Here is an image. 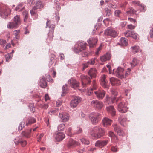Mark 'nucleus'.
Wrapping results in <instances>:
<instances>
[{"label": "nucleus", "instance_id": "41", "mask_svg": "<svg viewBox=\"0 0 153 153\" xmlns=\"http://www.w3.org/2000/svg\"><path fill=\"white\" fill-rule=\"evenodd\" d=\"M131 49L133 53H135L138 51L139 47L138 46L131 47Z\"/></svg>", "mask_w": 153, "mask_h": 153}, {"label": "nucleus", "instance_id": "58", "mask_svg": "<svg viewBox=\"0 0 153 153\" xmlns=\"http://www.w3.org/2000/svg\"><path fill=\"white\" fill-rule=\"evenodd\" d=\"M111 150L114 152H116L118 151V148L117 146H112L111 149Z\"/></svg>", "mask_w": 153, "mask_h": 153}, {"label": "nucleus", "instance_id": "11", "mask_svg": "<svg viewBox=\"0 0 153 153\" xmlns=\"http://www.w3.org/2000/svg\"><path fill=\"white\" fill-rule=\"evenodd\" d=\"M96 97L99 100L102 99L105 97V92L102 89H99L94 91Z\"/></svg>", "mask_w": 153, "mask_h": 153}, {"label": "nucleus", "instance_id": "10", "mask_svg": "<svg viewBox=\"0 0 153 153\" xmlns=\"http://www.w3.org/2000/svg\"><path fill=\"white\" fill-rule=\"evenodd\" d=\"M80 78L82 81V84L83 87H84L87 84L91 82L90 78L87 76L82 75L80 76Z\"/></svg>", "mask_w": 153, "mask_h": 153}, {"label": "nucleus", "instance_id": "5", "mask_svg": "<svg viewBox=\"0 0 153 153\" xmlns=\"http://www.w3.org/2000/svg\"><path fill=\"white\" fill-rule=\"evenodd\" d=\"M91 105L92 106L98 110L101 109L104 106L103 103L102 102L96 99L92 101Z\"/></svg>", "mask_w": 153, "mask_h": 153}, {"label": "nucleus", "instance_id": "44", "mask_svg": "<svg viewBox=\"0 0 153 153\" xmlns=\"http://www.w3.org/2000/svg\"><path fill=\"white\" fill-rule=\"evenodd\" d=\"M68 91V88L67 85L65 84L62 87V95L63 96L64 94L66 92Z\"/></svg>", "mask_w": 153, "mask_h": 153}, {"label": "nucleus", "instance_id": "60", "mask_svg": "<svg viewBox=\"0 0 153 153\" xmlns=\"http://www.w3.org/2000/svg\"><path fill=\"white\" fill-rule=\"evenodd\" d=\"M128 28L130 29H134L135 28L136 26L135 25H133L132 24H130L127 25Z\"/></svg>", "mask_w": 153, "mask_h": 153}, {"label": "nucleus", "instance_id": "12", "mask_svg": "<svg viewBox=\"0 0 153 153\" xmlns=\"http://www.w3.org/2000/svg\"><path fill=\"white\" fill-rule=\"evenodd\" d=\"M125 36L126 37H131L134 39L137 38L138 35L134 31L128 30L124 33Z\"/></svg>", "mask_w": 153, "mask_h": 153}, {"label": "nucleus", "instance_id": "53", "mask_svg": "<svg viewBox=\"0 0 153 153\" xmlns=\"http://www.w3.org/2000/svg\"><path fill=\"white\" fill-rule=\"evenodd\" d=\"M105 10L106 13V16H109L111 15V11L110 10L108 9V8H105Z\"/></svg>", "mask_w": 153, "mask_h": 153}, {"label": "nucleus", "instance_id": "3", "mask_svg": "<svg viewBox=\"0 0 153 153\" xmlns=\"http://www.w3.org/2000/svg\"><path fill=\"white\" fill-rule=\"evenodd\" d=\"M89 118L93 124H96L101 119V115L98 112H92L89 115Z\"/></svg>", "mask_w": 153, "mask_h": 153}, {"label": "nucleus", "instance_id": "36", "mask_svg": "<svg viewBox=\"0 0 153 153\" xmlns=\"http://www.w3.org/2000/svg\"><path fill=\"white\" fill-rule=\"evenodd\" d=\"M49 22L50 21L48 20L46 22V27H47V26L48 25L49 28H50L49 30H54L55 28V25L52 24L50 25V24H49Z\"/></svg>", "mask_w": 153, "mask_h": 153}, {"label": "nucleus", "instance_id": "16", "mask_svg": "<svg viewBox=\"0 0 153 153\" xmlns=\"http://www.w3.org/2000/svg\"><path fill=\"white\" fill-rule=\"evenodd\" d=\"M110 82L112 86H117L120 85L121 83L120 81L113 77L110 79Z\"/></svg>", "mask_w": 153, "mask_h": 153}, {"label": "nucleus", "instance_id": "49", "mask_svg": "<svg viewBox=\"0 0 153 153\" xmlns=\"http://www.w3.org/2000/svg\"><path fill=\"white\" fill-rule=\"evenodd\" d=\"M25 124V123L24 122H22L20 123L18 128L19 131L22 130L24 128Z\"/></svg>", "mask_w": 153, "mask_h": 153}, {"label": "nucleus", "instance_id": "26", "mask_svg": "<svg viewBox=\"0 0 153 153\" xmlns=\"http://www.w3.org/2000/svg\"><path fill=\"white\" fill-rule=\"evenodd\" d=\"M31 129L23 131L21 133V136L23 137L28 138L30 136V133L31 131Z\"/></svg>", "mask_w": 153, "mask_h": 153}, {"label": "nucleus", "instance_id": "7", "mask_svg": "<svg viewBox=\"0 0 153 153\" xmlns=\"http://www.w3.org/2000/svg\"><path fill=\"white\" fill-rule=\"evenodd\" d=\"M128 108L126 103L124 102L120 103L118 105V111L122 113L126 112L127 111Z\"/></svg>", "mask_w": 153, "mask_h": 153}, {"label": "nucleus", "instance_id": "32", "mask_svg": "<svg viewBox=\"0 0 153 153\" xmlns=\"http://www.w3.org/2000/svg\"><path fill=\"white\" fill-rule=\"evenodd\" d=\"M1 16L3 18H6L8 16L7 10L4 9L0 11Z\"/></svg>", "mask_w": 153, "mask_h": 153}, {"label": "nucleus", "instance_id": "6", "mask_svg": "<svg viewBox=\"0 0 153 153\" xmlns=\"http://www.w3.org/2000/svg\"><path fill=\"white\" fill-rule=\"evenodd\" d=\"M104 33L105 35L113 37L117 36V32L113 29L110 27L108 28L105 31Z\"/></svg>", "mask_w": 153, "mask_h": 153}, {"label": "nucleus", "instance_id": "42", "mask_svg": "<svg viewBox=\"0 0 153 153\" xmlns=\"http://www.w3.org/2000/svg\"><path fill=\"white\" fill-rule=\"evenodd\" d=\"M36 5L38 9H40L43 7L44 4L41 1H36Z\"/></svg>", "mask_w": 153, "mask_h": 153}, {"label": "nucleus", "instance_id": "43", "mask_svg": "<svg viewBox=\"0 0 153 153\" xmlns=\"http://www.w3.org/2000/svg\"><path fill=\"white\" fill-rule=\"evenodd\" d=\"M12 56L13 55L11 53H10L5 55V57L6 58V61L8 62L9 60L11 59Z\"/></svg>", "mask_w": 153, "mask_h": 153}, {"label": "nucleus", "instance_id": "2", "mask_svg": "<svg viewBox=\"0 0 153 153\" xmlns=\"http://www.w3.org/2000/svg\"><path fill=\"white\" fill-rule=\"evenodd\" d=\"M87 44L83 41H79L75 44L73 48V51L76 54H79L83 50H85Z\"/></svg>", "mask_w": 153, "mask_h": 153}, {"label": "nucleus", "instance_id": "39", "mask_svg": "<svg viewBox=\"0 0 153 153\" xmlns=\"http://www.w3.org/2000/svg\"><path fill=\"white\" fill-rule=\"evenodd\" d=\"M24 18V21L25 22H26L28 17V12L26 11H24L22 13Z\"/></svg>", "mask_w": 153, "mask_h": 153}, {"label": "nucleus", "instance_id": "62", "mask_svg": "<svg viewBox=\"0 0 153 153\" xmlns=\"http://www.w3.org/2000/svg\"><path fill=\"white\" fill-rule=\"evenodd\" d=\"M62 103V102L61 100H58V101H56V104L57 106L58 107L59 106H60L61 105Z\"/></svg>", "mask_w": 153, "mask_h": 153}, {"label": "nucleus", "instance_id": "56", "mask_svg": "<svg viewBox=\"0 0 153 153\" xmlns=\"http://www.w3.org/2000/svg\"><path fill=\"white\" fill-rule=\"evenodd\" d=\"M31 111L33 113L35 111V108L34 107V105L33 104H30L29 105Z\"/></svg>", "mask_w": 153, "mask_h": 153}, {"label": "nucleus", "instance_id": "55", "mask_svg": "<svg viewBox=\"0 0 153 153\" xmlns=\"http://www.w3.org/2000/svg\"><path fill=\"white\" fill-rule=\"evenodd\" d=\"M121 13L120 10H117L114 11V15L117 17H120V15Z\"/></svg>", "mask_w": 153, "mask_h": 153}, {"label": "nucleus", "instance_id": "54", "mask_svg": "<svg viewBox=\"0 0 153 153\" xmlns=\"http://www.w3.org/2000/svg\"><path fill=\"white\" fill-rule=\"evenodd\" d=\"M91 53L89 52V53H88L87 52H85L82 53H81V55L82 57H86L89 56L91 55Z\"/></svg>", "mask_w": 153, "mask_h": 153}, {"label": "nucleus", "instance_id": "18", "mask_svg": "<svg viewBox=\"0 0 153 153\" xmlns=\"http://www.w3.org/2000/svg\"><path fill=\"white\" fill-rule=\"evenodd\" d=\"M107 134L108 136L110 137L112 142L116 143L118 142V139L113 132L109 131L108 132Z\"/></svg>", "mask_w": 153, "mask_h": 153}, {"label": "nucleus", "instance_id": "13", "mask_svg": "<svg viewBox=\"0 0 153 153\" xmlns=\"http://www.w3.org/2000/svg\"><path fill=\"white\" fill-rule=\"evenodd\" d=\"M68 83L70 84L72 88L74 89L78 87L79 86V82L73 78H71L69 79L68 81Z\"/></svg>", "mask_w": 153, "mask_h": 153}, {"label": "nucleus", "instance_id": "15", "mask_svg": "<svg viewBox=\"0 0 153 153\" xmlns=\"http://www.w3.org/2000/svg\"><path fill=\"white\" fill-rule=\"evenodd\" d=\"M108 140H98L95 143L96 146L98 147L102 148L106 146L108 143Z\"/></svg>", "mask_w": 153, "mask_h": 153}, {"label": "nucleus", "instance_id": "47", "mask_svg": "<svg viewBox=\"0 0 153 153\" xmlns=\"http://www.w3.org/2000/svg\"><path fill=\"white\" fill-rule=\"evenodd\" d=\"M96 60L97 59L95 58H92L87 62V64L90 65H93L95 63V60Z\"/></svg>", "mask_w": 153, "mask_h": 153}, {"label": "nucleus", "instance_id": "19", "mask_svg": "<svg viewBox=\"0 0 153 153\" xmlns=\"http://www.w3.org/2000/svg\"><path fill=\"white\" fill-rule=\"evenodd\" d=\"M59 117L63 122H65L68 121L69 119V115L67 113L59 114Z\"/></svg>", "mask_w": 153, "mask_h": 153}, {"label": "nucleus", "instance_id": "4", "mask_svg": "<svg viewBox=\"0 0 153 153\" xmlns=\"http://www.w3.org/2000/svg\"><path fill=\"white\" fill-rule=\"evenodd\" d=\"M20 24L21 21L19 16L16 15L13 19V22H9L7 25V27L9 28L16 27Z\"/></svg>", "mask_w": 153, "mask_h": 153}, {"label": "nucleus", "instance_id": "24", "mask_svg": "<svg viewBox=\"0 0 153 153\" xmlns=\"http://www.w3.org/2000/svg\"><path fill=\"white\" fill-rule=\"evenodd\" d=\"M102 122L103 126L105 127L111 125L112 120L107 117H105L102 119Z\"/></svg>", "mask_w": 153, "mask_h": 153}, {"label": "nucleus", "instance_id": "17", "mask_svg": "<svg viewBox=\"0 0 153 153\" xmlns=\"http://www.w3.org/2000/svg\"><path fill=\"white\" fill-rule=\"evenodd\" d=\"M123 70H124L123 68L119 67L115 71L116 76L121 79L125 78L123 74Z\"/></svg>", "mask_w": 153, "mask_h": 153}, {"label": "nucleus", "instance_id": "33", "mask_svg": "<svg viewBox=\"0 0 153 153\" xmlns=\"http://www.w3.org/2000/svg\"><path fill=\"white\" fill-rule=\"evenodd\" d=\"M36 121V119L33 117H29L26 123V125L28 126L30 124L34 123Z\"/></svg>", "mask_w": 153, "mask_h": 153}, {"label": "nucleus", "instance_id": "14", "mask_svg": "<svg viewBox=\"0 0 153 153\" xmlns=\"http://www.w3.org/2000/svg\"><path fill=\"white\" fill-rule=\"evenodd\" d=\"M114 131L119 136H123L124 133L120 127L116 124L112 125Z\"/></svg>", "mask_w": 153, "mask_h": 153}, {"label": "nucleus", "instance_id": "23", "mask_svg": "<svg viewBox=\"0 0 153 153\" xmlns=\"http://www.w3.org/2000/svg\"><path fill=\"white\" fill-rule=\"evenodd\" d=\"M97 40L96 38H90L87 41L89 45L90 48H92L96 44Z\"/></svg>", "mask_w": 153, "mask_h": 153}, {"label": "nucleus", "instance_id": "52", "mask_svg": "<svg viewBox=\"0 0 153 153\" xmlns=\"http://www.w3.org/2000/svg\"><path fill=\"white\" fill-rule=\"evenodd\" d=\"M54 3H56V9L57 10H59L60 9V7L59 4V2L57 0H54Z\"/></svg>", "mask_w": 153, "mask_h": 153}, {"label": "nucleus", "instance_id": "31", "mask_svg": "<svg viewBox=\"0 0 153 153\" xmlns=\"http://www.w3.org/2000/svg\"><path fill=\"white\" fill-rule=\"evenodd\" d=\"M115 96V95L112 96L111 98H108L106 97V101H107L108 104L111 103H113L114 102L115 100L116 99Z\"/></svg>", "mask_w": 153, "mask_h": 153}, {"label": "nucleus", "instance_id": "38", "mask_svg": "<svg viewBox=\"0 0 153 153\" xmlns=\"http://www.w3.org/2000/svg\"><path fill=\"white\" fill-rule=\"evenodd\" d=\"M135 12V10L132 8H131L126 12V14L129 16H131Z\"/></svg>", "mask_w": 153, "mask_h": 153}, {"label": "nucleus", "instance_id": "35", "mask_svg": "<svg viewBox=\"0 0 153 153\" xmlns=\"http://www.w3.org/2000/svg\"><path fill=\"white\" fill-rule=\"evenodd\" d=\"M93 88H91V91L90 92H88L87 93V95H90L91 94L92 91L94 90H95L97 88L96 83V81L95 80H93L92 82Z\"/></svg>", "mask_w": 153, "mask_h": 153}, {"label": "nucleus", "instance_id": "28", "mask_svg": "<svg viewBox=\"0 0 153 153\" xmlns=\"http://www.w3.org/2000/svg\"><path fill=\"white\" fill-rule=\"evenodd\" d=\"M78 143L71 138L69 139L67 145L68 147H71L72 146H74L75 145H78Z\"/></svg>", "mask_w": 153, "mask_h": 153}, {"label": "nucleus", "instance_id": "20", "mask_svg": "<svg viewBox=\"0 0 153 153\" xmlns=\"http://www.w3.org/2000/svg\"><path fill=\"white\" fill-rule=\"evenodd\" d=\"M55 137L57 141H60L65 138V135L63 133L57 131L56 132Z\"/></svg>", "mask_w": 153, "mask_h": 153}, {"label": "nucleus", "instance_id": "59", "mask_svg": "<svg viewBox=\"0 0 153 153\" xmlns=\"http://www.w3.org/2000/svg\"><path fill=\"white\" fill-rule=\"evenodd\" d=\"M6 41L3 40L2 39H0V45L3 46L6 43Z\"/></svg>", "mask_w": 153, "mask_h": 153}, {"label": "nucleus", "instance_id": "8", "mask_svg": "<svg viewBox=\"0 0 153 153\" xmlns=\"http://www.w3.org/2000/svg\"><path fill=\"white\" fill-rule=\"evenodd\" d=\"M81 101V98L79 96H76L74 97L70 103L71 107L75 108Z\"/></svg>", "mask_w": 153, "mask_h": 153}, {"label": "nucleus", "instance_id": "27", "mask_svg": "<svg viewBox=\"0 0 153 153\" xmlns=\"http://www.w3.org/2000/svg\"><path fill=\"white\" fill-rule=\"evenodd\" d=\"M110 55L109 53H107L106 54L100 57L101 61L102 62H105L109 60L110 59Z\"/></svg>", "mask_w": 153, "mask_h": 153}, {"label": "nucleus", "instance_id": "9", "mask_svg": "<svg viewBox=\"0 0 153 153\" xmlns=\"http://www.w3.org/2000/svg\"><path fill=\"white\" fill-rule=\"evenodd\" d=\"M100 83L104 88H109V85L108 84V81L106 79V76L105 75H103L101 76Z\"/></svg>", "mask_w": 153, "mask_h": 153}, {"label": "nucleus", "instance_id": "1", "mask_svg": "<svg viewBox=\"0 0 153 153\" xmlns=\"http://www.w3.org/2000/svg\"><path fill=\"white\" fill-rule=\"evenodd\" d=\"M105 130L99 126L93 127L90 132L91 136L95 139L100 138L105 134Z\"/></svg>", "mask_w": 153, "mask_h": 153}, {"label": "nucleus", "instance_id": "45", "mask_svg": "<svg viewBox=\"0 0 153 153\" xmlns=\"http://www.w3.org/2000/svg\"><path fill=\"white\" fill-rule=\"evenodd\" d=\"M65 127V125L63 123L60 124L58 126V131H61L64 130Z\"/></svg>", "mask_w": 153, "mask_h": 153}, {"label": "nucleus", "instance_id": "64", "mask_svg": "<svg viewBox=\"0 0 153 153\" xmlns=\"http://www.w3.org/2000/svg\"><path fill=\"white\" fill-rule=\"evenodd\" d=\"M149 34L151 38H153V28L150 30Z\"/></svg>", "mask_w": 153, "mask_h": 153}, {"label": "nucleus", "instance_id": "46", "mask_svg": "<svg viewBox=\"0 0 153 153\" xmlns=\"http://www.w3.org/2000/svg\"><path fill=\"white\" fill-rule=\"evenodd\" d=\"M80 140L82 143L85 145H88L90 143V142L88 140L84 138L81 139Z\"/></svg>", "mask_w": 153, "mask_h": 153}, {"label": "nucleus", "instance_id": "57", "mask_svg": "<svg viewBox=\"0 0 153 153\" xmlns=\"http://www.w3.org/2000/svg\"><path fill=\"white\" fill-rule=\"evenodd\" d=\"M82 131V129L81 128L79 127H77V129L74 132V134H78L81 133Z\"/></svg>", "mask_w": 153, "mask_h": 153}, {"label": "nucleus", "instance_id": "30", "mask_svg": "<svg viewBox=\"0 0 153 153\" xmlns=\"http://www.w3.org/2000/svg\"><path fill=\"white\" fill-rule=\"evenodd\" d=\"M14 142L16 144L20 143L22 146H25L27 144V142L25 140H22L19 139H15Z\"/></svg>", "mask_w": 153, "mask_h": 153}, {"label": "nucleus", "instance_id": "61", "mask_svg": "<svg viewBox=\"0 0 153 153\" xmlns=\"http://www.w3.org/2000/svg\"><path fill=\"white\" fill-rule=\"evenodd\" d=\"M56 111V110L54 109L48 112V113L51 115H52L55 113Z\"/></svg>", "mask_w": 153, "mask_h": 153}, {"label": "nucleus", "instance_id": "37", "mask_svg": "<svg viewBox=\"0 0 153 153\" xmlns=\"http://www.w3.org/2000/svg\"><path fill=\"white\" fill-rule=\"evenodd\" d=\"M121 44L123 46H126L127 44V39L125 38L122 37L120 39Z\"/></svg>", "mask_w": 153, "mask_h": 153}, {"label": "nucleus", "instance_id": "50", "mask_svg": "<svg viewBox=\"0 0 153 153\" xmlns=\"http://www.w3.org/2000/svg\"><path fill=\"white\" fill-rule=\"evenodd\" d=\"M54 30H49V32L48 34V36L52 39V38L53 36Z\"/></svg>", "mask_w": 153, "mask_h": 153}, {"label": "nucleus", "instance_id": "48", "mask_svg": "<svg viewBox=\"0 0 153 153\" xmlns=\"http://www.w3.org/2000/svg\"><path fill=\"white\" fill-rule=\"evenodd\" d=\"M72 128L71 127L68 128L66 131L67 134L69 136H72V134L71 132Z\"/></svg>", "mask_w": 153, "mask_h": 153}, {"label": "nucleus", "instance_id": "25", "mask_svg": "<svg viewBox=\"0 0 153 153\" xmlns=\"http://www.w3.org/2000/svg\"><path fill=\"white\" fill-rule=\"evenodd\" d=\"M39 84L42 88H45L47 86L46 78L44 76H43L42 78L40 79Z\"/></svg>", "mask_w": 153, "mask_h": 153}, {"label": "nucleus", "instance_id": "51", "mask_svg": "<svg viewBox=\"0 0 153 153\" xmlns=\"http://www.w3.org/2000/svg\"><path fill=\"white\" fill-rule=\"evenodd\" d=\"M38 105L41 108L44 109H46L48 107V105L47 104H38Z\"/></svg>", "mask_w": 153, "mask_h": 153}, {"label": "nucleus", "instance_id": "22", "mask_svg": "<svg viewBox=\"0 0 153 153\" xmlns=\"http://www.w3.org/2000/svg\"><path fill=\"white\" fill-rule=\"evenodd\" d=\"M107 111L108 113L111 114L112 116H113L115 115L116 110L113 106H110L106 107Z\"/></svg>", "mask_w": 153, "mask_h": 153}, {"label": "nucleus", "instance_id": "40", "mask_svg": "<svg viewBox=\"0 0 153 153\" xmlns=\"http://www.w3.org/2000/svg\"><path fill=\"white\" fill-rule=\"evenodd\" d=\"M24 8V6L22 4H20L18 5L15 8V10L17 11L20 12L22 11Z\"/></svg>", "mask_w": 153, "mask_h": 153}, {"label": "nucleus", "instance_id": "63", "mask_svg": "<svg viewBox=\"0 0 153 153\" xmlns=\"http://www.w3.org/2000/svg\"><path fill=\"white\" fill-rule=\"evenodd\" d=\"M45 76L48 79V81L49 82H52V79H51L50 75L48 74H47Z\"/></svg>", "mask_w": 153, "mask_h": 153}, {"label": "nucleus", "instance_id": "29", "mask_svg": "<svg viewBox=\"0 0 153 153\" xmlns=\"http://www.w3.org/2000/svg\"><path fill=\"white\" fill-rule=\"evenodd\" d=\"M127 120V119L126 118L124 117L123 116H120L118 118V120L119 122L120 123V124L121 125L123 126H124L125 123L126 122Z\"/></svg>", "mask_w": 153, "mask_h": 153}, {"label": "nucleus", "instance_id": "21", "mask_svg": "<svg viewBox=\"0 0 153 153\" xmlns=\"http://www.w3.org/2000/svg\"><path fill=\"white\" fill-rule=\"evenodd\" d=\"M88 74L91 79L96 77L97 71L96 69L94 68H91L88 71Z\"/></svg>", "mask_w": 153, "mask_h": 153}, {"label": "nucleus", "instance_id": "34", "mask_svg": "<svg viewBox=\"0 0 153 153\" xmlns=\"http://www.w3.org/2000/svg\"><path fill=\"white\" fill-rule=\"evenodd\" d=\"M139 62V61L136 58H134L131 62V65L132 68L134 67Z\"/></svg>", "mask_w": 153, "mask_h": 153}]
</instances>
